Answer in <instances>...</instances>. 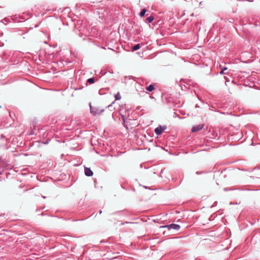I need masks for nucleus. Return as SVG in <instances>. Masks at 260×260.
<instances>
[{
	"label": "nucleus",
	"instance_id": "obj_1",
	"mask_svg": "<svg viewBox=\"0 0 260 260\" xmlns=\"http://www.w3.org/2000/svg\"><path fill=\"white\" fill-rule=\"evenodd\" d=\"M160 228H167L169 230L173 229L174 230L178 231L180 229V226L178 224L173 223V224H171L169 225L161 226H160Z\"/></svg>",
	"mask_w": 260,
	"mask_h": 260
},
{
	"label": "nucleus",
	"instance_id": "obj_8",
	"mask_svg": "<svg viewBox=\"0 0 260 260\" xmlns=\"http://www.w3.org/2000/svg\"><path fill=\"white\" fill-rule=\"evenodd\" d=\"M154 89V87L153 86V85H150L149 86H148L147 88H146V89L149 91H152V90H153Z\"/></svg>",
	"mask_w": 260,
	"mask_h": 260
},
{
	"label": "nucleus",
	"instance_id": "obj_7",
	"mask_svg": "<svg viewBox=\"0 0 260 260\" xmlns=\"http://www.w3.org/2000/svg\"><path fill=\"white\" fill-rule=\"evenodd\" d=\"M140 48V45L139 44H138L136 45H135L132 48V50L134 51H136V50H138L139 48Z\"/></svg>",
	"mask_w": 260,
	"mask_h": 260
},
{
	"label": "nucleus",
	"instance_id": "obj_3",
	"mask_svg": "<svg viewBox=\"0 0 260 260\" xmlns=\"http://www.w3.org/2000/svg\"><path fill=\"white\" fill-rule=\"evenodd\" d=\"M165 127L159 126L155 129L154 132L156 135H159L162 134V133L165 131Z\"/></svg>",
	"mask_w": 260,
	"mask_h": 260
},
{
	"label": "nucleus",
	"instance_id": "obj_9",
	"mask_svg": "<svg viewBox=\"0 0 260 260\" xmlns=\"http://www.w3.org/2000/svg\"><path fill=\"white\" fill-rule=\"evenodd\" d=\"M115 100H120L121 99V95L119 92H118L115 95Z\"/></svg>",
	"mask_w": 260,
	"mask_h": 260
},
{
	"label": "nucleus",
	"instance_id": "obj_10",
	"mask_svg": "<svg viewBox=\"0 0 260 260\" xmlns=\"http://www.w3.org/2000/svg\"><path fill=\"white\" fill-rule=\"evenodd\" d=\"M146 12V10L145 9H142L141 12L140 13V16L141 17H143Z\"/></svg>",
	"mask_w": 260,
	"mask_h": 260
},
{
	"label": "nucleus",
	"instance_id": "obj_4",
	"mask_svg": "<svg viewBox=\"0 0 260 260\" xmlns=\"http://www.w3.org/2000/svg\"><path fill=\"white\" fill-rule=\"evenodd\" d=\"M204 125L203 124H199L197 126H194L192 127L191 131L193 133L197 132L201 130L204 127Z\"/></svg>",
	"mask_w": 260,
	"mask_h": 260
},
{
	"label": "nucleus",
	"instance_id": "obj_5",
	"mask_svg": "<svg viewBox=\"0 0 260 260\" xmlns=\"http://www.w3.org/2000/svg\"><path fill=\"white\" fill-rule=\"evenodd\" d=\"M85 174L87 176H91L93 175L92 171L90 169V168L85 167L84 169Z\"/></svg>",
	"mask_w": 260,
	"mask_h": 260
},
{
	"label": "nucleus",
	"instance_id": "obj_11",
	"mask_svg": "<svg viewBox=\"0 0 260 260\" xmlns=\"http://www.w3.org/2000/svg\"><path fill=\"white\" fill-rule=\"evenodd\" d=\"M87 82L89 83V84H92L94 82V80L93 78H89L87 80Z\"/></svg>",
	"mask_w": 260,
	"mask_h": 260
},
{
	"label": "nucleus",
	"instance_id": "obj_12",
	"mask_svg": "<svg viewBox=\"0 0 260 260\" xmlns=\"http://www.w3.org/2000/svg\"><path fill=\"white\" fill-rule=\"evenodd\" d=\"M227 70V68H224L223 69H221V71H220V74H221V75H223L224 73V71L226 70Z\"/></svg>",
	"mask_w": 260,
	"mask_h": 260
},
{
	"label": "nucleus",
	"instance_id": "obj_6",
	"mask_svg": "<svg viewBox=\"0 0 260 260\" xmlns=\"http://www.w3.org/2000/svg\"><path fill=\"white\" fill-rule=\"evenodd\" d=\"M154 20V17L153 16H150L148 17L146 21L148 23H151Z\"/></svg>",
	"mask_w": 260,
	"mask_h": 260
},
{
	"label": "nucleus",
	"instance_id": "obj_2",
	"mask_svg": "<svg viewBox=\"0 0 260 260\" xmlns=\"http://www.w3.org/2000/svg\"><path fill=\"white\" fill-rule=\"evenodd\" d=\"M103 111V110H99L96 108H94L90 106V112L93 115L100 114Z\"/></svg>",
	"mask_w": 260,
	"mask_h": 260
}]
</instances>
